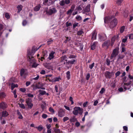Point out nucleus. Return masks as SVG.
Masks as SVG:
<instances>
[{
  "label": "nucleus",
  "instance_id": "f257e3e1",
  "mask_svg": "<svg viewBox=\"0 0 133 133\" xmlns=\"http://www.w3.org/2000/svg\"><path fill=\"white\" fill-rule=\"evenodd\" d=\"M104 20L105 23H108L110 22L109 26L110 28L115 27L117 23V19L114 18L113 17L111 18L109 16L105 17L104 18Z\"/></svg>",
  "mask_w": 133,
  "mask_h": 133
},
{
  "label": "nucleus",
  "instance_id": "f03ea898",
  "mask_svg": "<svg viewBox=\"0 0 133 133\" xmlns=\"http://www.w3.org/2000/svg\"><path fill=\"white\" fill-rule=\"evenodd\" d=\"M72 111L73 114L75 115H77L78 114L81 115L83 112V109L80 107H76L74 108Z\"/></svg>",
  "mask_w": 133,
  "mask_h": 133
},
{
  "label": "nucleus",
  "instance_id": "7ed1b4c3",
  "mask_svg": "<svg viewBox=\"0 0 133 133\" xmlns=\"http://www.w3.org/2000/svg\"><path fill=\"white\" fill-rule=\"evenodd\" d=\"M130 84V83L122 84V87L119 88L118 89V90L120 92H122L123 91V88L125 90L127 89H129V88L128 87Z\"/></svg>",
  "mask_w": 133,
  "mask_h": 133
},
{
  "label": "nucleus",
  "instance_id": "20e7f679",
  "mask_svg": "<svg viewBox=\"0 0 133 133\" xmlns=\"http://www.w3.org/2000/svg\"><path fill=\"white\" fill-rule=\"evenodd\" d=\"M28 71L27 69H22L20 71V75L21 77L25 78L28 75Z\"/></svg>",
  "mask_w": 133,
  "mask_h": 133
},
{
  "label": "nucleus",
  "instance_id": "39448f33",
  "mask_svg": "<svg viewBox=\"0 0 133 133\" xmlns=\"http://www.w3.org/2000/svg\"><path fill=\"white\" fill-rule=\"evenodd\" d=\"M67 57L66 55H64L61 57L59 59V62L60 63L65 64L66 63L65 61H67Z\"/></svg>",
  "mask_w": 133,
  "mask_h": 133
},
{
  "label": "nucleus",
  "instance_id": "423d86ee",
  "mask_svg": "<svg viewBox=\"0 0 133 133\" xmlns=\"http://www.w3.org/2000/svg\"><path fill=\"white\" fill-rule=\"evenodd\" d=\"M57 12L56 9L55 8H53L50 9L49 10L47 11V13L49 15H51L56 13Z\"/></svg>",
  "mask_w": 133,
  "mask_h": 133
},
{
  "label": "nucleus",
  "instance_id": "0eeeda50",
  "mask_svg": "<svg viewBox=\"0 0 133 133\" xmlns=\"http://www.w3.org/2000/svg\"><path fill=\"white\" fill-rule=\"evenodd\" d=\"M70 0H62L60 2L59 4L61 6H63L65 4H68L70 3Z\"/></svg>",
  "mask_w": 133,
  "mask_h": 133
},
{
  "label": "nucleus",
  "instance_id": "6e6552de",
  "mask_svg": "<svg viewBox=\"0 0 133 133\" xmlns=\"http://www.w3.org/2000/svg\"><path fill=\"white\" fill-rule=\"evenodd\" d=\"M55 54V52L54 51H51L49 54L48 57L47 59L49 60H51L53 59L54 57V55Z\"/></svg>",
  "mask_w": 133,
  "mask_h": 133
},
{
  "label": "nucleus",
  "instance_id": "1a4fd4ad",
  "mask_svg": "<svg viewBox=\"0 0 133 133\" xmlns=\"http://www.w3.org/2000/svg\"><path fill=\"white\" fill-rule=\"evenodd\" d=\"M65 113L64 111L62 109H60L58 111V114L59 116L62 117L64 116Z\"/></svg>",
  "mask_w": 133,
  "mask_h": 133
},
{
  "label": "nucleus",
  "instance_id": "9d476101",
  "mask_svg": "<svg viewBox=\"0 0 133 133\" xmlns=\"http://www.w3.org/2000/svg\"><path fill=\"white\" fill-rule=\"evenodd\" d=\"M113 75L112 73L109 71L106 72L105 74V75L106 77L109 78H111Z\"/></svg>",
  "mask_w": 133,
  "mask_h": 133
},
{
  "label": "nucleus",
  "instance_id": "9b49d317",
  "mask_svg": "<svg viewBox=\"0 0 133 133\" xmlns=\"http://www.w3.org/2000/svg\"><path fill=\"white\" fill-rule=\"evenodd\" d=\"M117 54V51L116 49H114L113 51V52L111 55V58L112 59L116 57V56Z\"/></svg>",
  "mask_w": 133,
  "mask_h": 133
},
{
  "label": "nucleus",
  "instance_id": "f8f14e48",
  "mask_svg": "<svg viewBox=\"0 0 133 133\" xmlns=\"http://www.w3.org/2000/svg\"><path fill=\"white\" fill-rule=\"evenodd\" d=\"M28 61L30 62V64L34 63L35 62V60L34 57L28 56Z\"/></svg>",
  "mask_w": 133,
  "mask_h": 133
},
{
  "label": "nucleus",
  "instance_id": "ddd939ff",
  "mask_svg": "<svg viewBox=\"0 0 133 133\" xmlns=\"http://www.w3.org/2000/svg\"><path fill=\"white\" fill-rule=\"evenodd\" d=\"M7 107L6 104L4 102H2L0 103V108L4 109Z\"/></svg>",
  "mask_w": 133,
  "mask_h": 133
},
{
  "label": "nucleus",
  "instance_id": "4468645a",
  "mask_svg": "<svg viewBox=\"0 0 133 133\" xmlns=\"http://www.w3.org/2000/svg\"><path fill=\"white\" fill-rule=\"evenodd\" d=\"M76 61L75 59H74L72 60L69 61L68 62H66V65H70L74 64V63Z\"/></svg>",
  "mask_w": 133,
  "mask_h": 133
},
{
  "label": "nucleus",
  "instance_id": "2eb2a0df",
  "mask_svg": "<svg viewBox=\"0 0 133 133\" xmlns=\"http://www.w3.org/2000/svg\"><path fill=\"white\" fill-rule=\"evenodd\" d=\"M99 40L101 41H104L106 38V36L105 34H104L103 36H101L100 34L99 35Z\"/></svg>",
  "mask_w": 133,
  "mask_h": 133
},
{
  "label": "nucleus",
  "instance_id": "dca6fc26",
  "mask_svg": "<svg viewBox=\"0 0 133 133\" xmlns=\"http://www.w3.org/2000/svg\"><path fill=\"white\" fill-rule=\"evenodd\" d=\"M110 43V41L109 40H108L104 42L102 44V46L103 47L106 46L108 47Z\"/></svg>",
  "mask_w": 133,
  "mask_h": 133
},
{
  "label": "nucleus",
  "instance_id": "f3484780",
  "mask_svg": "<svg viewBox=\"0 0 133 133\" xmlns=\"http://www.w3.org/2000/svg\"><path fill=\"white\" fill-rule=\"evenodd\" d=\"M17 115L18 116V118L19 119H22L23 118V117L21 113L18 110L16 111Z\"/></svg>",
  "mask_w": 133,
  "mask_h": 133
},
{
  "label": "nucleus",
  "instance_id": "a211bd4d",
  "mask_svg": "<svg viewBox=\"0 0 133 133\" xmlns=\"http://www.w3.org/2000/svg\"><path fill=\"white\" fill-rule=\"evenodd\" d=\"M96 31H94L92 34V39L93 40L96 39Z\"/></svg>",
  "mask_w": 133,
  "mask_h": 133
},
{
  "label": "nucleus",
  "instance_id": "6ab92c4d",
  "mask_svg": "<svg viewBox=\"0 0 133 133\" xmlns=\"http://www.w3.org/2000/svg\"><path fill=\"white\" fill-rule=\"evenodd\" d=\"M97 42H95L93 43L91 46V49L92 50H94L95 48L96 45L97 44Z\"/></svg>",
  "mask_w": 133,
  "mask_h": 133
},
{
  "label": "nucleus",
  "instance_id": "aec40b11",
  "mask_svg": "<svg viewBox=\"0 0 133 133\" xmlns=\"http://www.w3.org/2000/svg\"><path fill=\"white\" fill-rule=\"evenodd\" d=\"M23 8V6L21 5H18L17 6V8L18 9V11H17L18 13L20 12L22 10Z\"/></svg>",
  "mask_w": 133,
  "mask_h": 133
},
{
  "label": "nucleus",
  "instance_id": "412c9836",
  "mask_svg": "<svg viewBox=\"0 0 133 133\" xmlns=\"http://www.w3.org/2000/svg\"><path fill=\"white\" fill-rule=\"evenodd\" d=\"M41 6L40 5H38L36 6L34 8V10L36 11H38L40 8Z\"/></svg>",
  "mask_w": 133,
  "mask_h": 133
},
{
  "label": "nucleus",
  "instance_id": "4be33fe9",
  "mask_svg": "<svg viewBox=\"0 0 133 133\" xmlns=\"http://www.w3.org/2000/svg\"><path fill=\"white\" fill-rule=\"evenodd\" d=\"M37 89H44V88H43L41 86H39L38 85H37L35 87H34L33 88V90H35Z\"/></svg>",
  "mask_w": 133,
  "mask_h": 133
},
{
  "label": "nucleus",
  "instance_id": "5701e85b",
  "mask_svg": "<svg viewBox=\"0 0 133 133\" xmlns=\"http://www.w3.org/2000/svg\"><path fill=\"white\" fill-rule=\"evenodd\" d=\"M61 79V78L60 77H56L54 78L53 79V81H54V82H55L59 81Z\"/></svg>",
  "mask_w": 133,
  "mask_h": 133
},
{
  "label": "nucleus",
  "instance_id": "b1692460",
  "mask_svg": "<svg viewBox=\"0 0 133 133\" xmlns=\"http://www.w3.org/2000/svg\"><path fill=\"white\" fill-rule=\"evenodd\" d=\"M128 39V37H125L124 38L122 39V45H124L123 44V43H125L126 42Z\"/></svg>",
  "mask_w": 133,
  "mask_h": 133
},
{
  "label": "nucleus",
  "instance_id": "393cba45",
  "mask_svg": "<svg viewBox=\"0 0 133 133\" xmlns=\"http://www.w3.org/2000/svg\"><path fill=\"white\" fill-rule=\"evenodd\" d=\"M6 96L5 94L3 92L0 91V97L1 98H4Z\"/></svg>",
  "mask_w": 133,
  "mask_h": 133
},
{
  "label": "nucleus",
  "instance_id": "a878e982",
  "mask_svg": "<svg viewBox=\"0 0 133 133\" xmlns=\"http://www.w3.org/2000/svg\"><path fill=\"white\" fill-rule=\"evenodd\" d=\"M65 37L66 38V39L64 41V43H67L68 42H69L71 39V38L70 37Z\"/></svg>",
  "mask_w": 133,
  "mask_h": 133
},
{
  "label": "nucleus",
  "instance_id": "bb28decb",
  "mask_svg": "<svg viewBox=\"0 0 133 133\" xmlns=\"http://www.w3.org/2000/svg\"><path fill=\"white\" fill-rule=\"evenodd\" d=\"M90 6L89 5L87 6L84 10L85 12H89L90 11Z\"/></svg>",
  "mask_w": 133,
  "mask_h": 133
},
{
  "label": "nucleus",
  "instance_id": "cd10ccee",
  "mask_svg": "<svg viewBox=\"0 0 133 133\" xmlns=\"http://www.w3.org/2000/svg\"><path fill=\"white\" fill-rule=\"evenodd\" d=\"M43 103L44 104V105L42 104L41 105V107L43 110H44L46 108V103L44 102H43Z\"/></svg>",
  "mask_w": 133,
  "mask_h": 133
},
{
  "label": "nucleus",
  "instance_id": "c85d7f7f",
  "mask_svg": "<svg viewBox=\"0 0 133 133\" xmlns=\"http://www.w3.org/2000/svg\"><path fill=\"white\" fill-rule=\"evenodd\" d=\"M8 115V112L6 111H3L2 116L3 117H6Z\"/></svg>",
  "mask_w": 133,
  "mask_h": 133
},
{
  "label": "nucleus",
  "instance_id": "c756f323",
  "mask_svg": "<svg viewBox=\"0 0 133 133\" xmlns=\"http://www.w3.org/2000/svg\"><path fill=\"white\" fill-rule=\"evenodd\" d=\"M27 104L28 106V108L30 109L32 108L33 105V104L31 103V102Z\"/></svg>",
  "mask_w": 133,
  "mask_h": 133
},
{
  "label": "nucleus",
  "instance_id": "7c9ffc66",
  "mask_svg": "<svg viewBox=\"0 0 133 133\" xmlns=\"http://www.w3.org/2000/svg\"><path fill=\"white\" fill-rule=\"evenodd\" d=\"M39 92H40V94L42 95H44L46 94V92L45 91L39 90Z\"/></svg>",
  "mask_w": 133,
  "mask_h": 133
},
{
  "label": "nucleus",
  "instance_id": "2f4dec72",
  "mask_svg": "<svg viewBox=\"0 0 133 133\" xmlns=\"http://www.w3.org/2000/svg\"><path fill=\"white\" fill-rule=\"evenodd\" d=\"M18 86V85L17 84H15L13 83H12L11 85V89L12 90H13L15 87H17Z\"/></svg>",
  "mask_w": 133,
  "mask_h": 133
},
{
  "label": "nucleus",
  "instance_id": "473e14b6",
  "mask_svg": "<svg viewBox=\"0 0 133 133\" xmlns=\"http://www.w3.org/2000/svg\"><path fill=\"white\" fill-rule=\"evenodd\" d=\"M5 17L7 19H8L10 18V16L9 14L7 12H6L4 13Z\"/></svg>",
  "mask_w": 133,
  "mask_h": 133
},
{
  "label": "nucleus",
  "instance_id": "72a5a7b5",
  "mask_svg": "<svg viewBox=\"0 0 133 133\" xmlns=\"http://www.w3.org/2000/svg\"><path fill=\"white\" fill-rule=\"evenodd\" d=\"M32 102V100L31 99L28 98L26 100V104L29 103H31Z\"/></svg>",
  "mask_w": 133,
  "mask_h": 133
},
{
  "label": "nucleus",
  "instance_id": "f704fd0d",
  "mask_svg": "<svg viewBox=\"0 0 133 133\" xmlns=\"http://www.w3.org/2000/svg\"><path fill=\"white\" fill-rule=\"evenodd\" d=\"M70 73L69 71H68L66 73V77L68 79H69L70 78Z\"/></svg>",
  "mask_w": 133,
  "mask_h": 133
},
{
  "label": "nucleus",
  "instance_id": "c9c22d12",
  "mask_svg": "<svg viewBox=\"0 0 133 133\" xmlns=\"http://www.w3.org/2000/svg\"><path fill=\"white\" fill-rule=\"evenodd\" d=\"M49 110L50 112L52 114H54L55 112L54 110L51 107H50L49 108Z\"/></svg>",
  "mask_w": 133,
  "mask_h": 133
},
{
  "label": "nucleus",
  "instance_id": "e433bc0d",
  "mask_svg": "<svg viewBox=\"0 0 133 133\" xmlns=\"http://www.w3.org/2000/svg\"><path fill=\"white\" fill-rule=\"evenodd\" d=\"M116 36H114L113 37H112L111 39V42H112V44L111 45L112 46V44L115 41L116 38Z\"/></svg>",
  "mask_w": 133,
  "mask_h": 133
},
{
  "label": "nucleus",
  "instance_id": "4c0bfd02",
  "mask_svg": "<svg viewBox=\"0 0 133 133\" xmlns=\"http://www.w3.org/2000/svg\"><path fill=\"white\" fill-rule=\"evenodd\" d=\"M54 131L55 133H61L60 129H58L55 128Z\"/></svg>",
  "mask_w": 133,
  "mask_h": 133
},
{
  "label": "nucleus",
  "instance_id": "58836bf2",
  "mask_svg": "<svg viewBox=\"0 0 133 133\" xmlns=\"http://www.w3.org/2000/svg\"><path fill=\"white\" fill-rule=\"evenodd\" d=\"M125 29V27L124 26H122L120 29V31L121 33H122L124 31Z\"/></svg>",
  "mask_w": 133,
  "mask_h": 133
},
{
  "label": "nucleus",
  "instance_id": "ea45409f",
  "mask_svg": "<svg viewBox=\"0 0 133 133\" xmlns=\"http://www.w3.org/2000/svg\"><path fill=\"white\" fill-rule=\"evenodd\" d=\"M83 33V32L82 30H79L77 32V34L78 35H80Z\"/></svg>",
  "mask_w": 133,
  "mask_h": 133
},
{
  "label": "nucleus",
  "instance_id": "a19ab883",
  "mask_svg": "<svg viewBox=\"0 0 133 133\" xmlns=\"http://www.w3.org/2000/svg\"><path fill=\"white\" fill-rule=\"evenodd\" d=\"M73 11V10L71 9H70L67 12V14L70 15H71Z\"/></svg>",
  "mask_w": 133,
  "mask_h": 133
},
{
  "label": "nucleus",
  "instance_id": "79ce46f5",
  "mask_svg": "<svg viewBox=\"0 0 133 133\" xmlns=\"http://www.w3.org/2000/svg\"><path fill=\"white\" fill-rule=\"evenodd\" d=\"M76 18L77 20L78 21L81 20L82 19L81 17L79 15L77 16L76 17Z\"/></svg>",
  "mask_w": 133,
  "mask_h": 133
},
{
  "label": "nucleus",
  "instance_id": "37998d69",
  "mask_svg": "<svg viewBox=\"0 0 133 133\" xmlns=\"http://www.w3.org/2000/svg\"><path fill=\"white\" fill-rule=\"evenodd\" d=\"M47 53L46 52L45 54H44V55H43V57H41V60L42 61H43V59H45L46 58V55Z\"/></svg>",
  "mask_w": 133,
  "mask_h": 133
},
{
  "label": "nucleus",
  "instance_id": "c03bdc74",
  "mask_svg": "<svg viewBox=\"0 0 133 133\" xmlns=\"http://www.w3.org/2000/svg\"><path fill=\"white\" fill-rule=\"evenodd\" d=\"M123 0H118L116 2L117 4L118 5H120L122 3Z\"/></svg>",
  "mask_w": 133,
  "mask_h": 133
},
{
  "label": "nucleus",
  "instance_id": "a18cd8bd",
  "mask_svg": "<svg viewBox=\"0 0 133 133\" xmlns=\"http://www.w3.org/2000/svg\"><path fill=\"white\" fill-rule=\"evenodd\" d=\"M36 128L38 129V130L40 131L42 130L43 129V127L41 126H39L38 127H36Z\"/></svg>",
  "mask_w": 133,
  "mask_h": 133
},
{
  "label": "nucleus",
  "instance_id": "49530a36",
  "mask_svg": "<svg viewBox=\"0 0 133 133\" xmlns=\"http://www.w3.org/2000/svg\"><path fill=\"white\" fill-rule=\"evenodd\" d=\"M94 65H95L94 63H92V64H90L89 65V67L90 69H92L93 68L94 66Z\"/></svg>",
  "mask_w": 133,
  "mask_h": 133
},
{
  "label": "nucleus",
  "instance_id": "de8ad7c7",
  "mask_svg": "<svg viewBox=\"0 0 133 133\" xmlns=\"http://www.w3.org/2000/svg\"><path fill=\"white\" fill-rule=\"evenodd\" d=\"M53 3V2L52 0H49L48 1V3L47 4V5L49 6L52 4Z\"/></svg>",
  "mask_w": 133,
  "mask_h": 133
},
{
  "label": "nucleus",
  "instance_id": "09e8293b",
  "mask_svg": "<svg viewBox=\"0 0 133 133\" xmlns=\"http://www.w3.org/2000/svg\"><path fill=\"white\" fill-rule=\"evenodd\" d=\"M53 41V40L51 39H49L47 42L48 44V45H49L51 43H52Z\"/></svg>",
  "mask_w": 133,
  "mask_h": 133
},
{
  "label": "nucleus",
  "instance_id": "8fccbe9b",
  "mask_svg": "<svg viewBox=\"0 0 133 133\" xmlns=\"http://www.w3.org/2000/svg\"><path fill=\"white\" fill-rule=\"evenodd\" d=\"M19 106L21 108L23 109H25V105L23 104L22 103L19 104Z\"/></svg>",
  "mask_w": 133,
  "mask_h": 133
},
{
  "label": "nucleus",
  "instance_id": "3c124183",
  "mask_svg": "<svg viewBox=\"0 0 133 133\" xmlns=\"http://www.w3.org/2000/svg\"><path fill=\"white\" fill-rule=\"evenodd\" d=\"M69 119V118L67 117H64L63 120L64 122H65L66 121L68 120Z\"/></svg>",
  "mask_w": 133,
  "mask_h": 133
},
{
  "label": "nucleus",
  "instance_id": "603ef678",
  "mask_svg": "<svg viewBox=\"0 0 133 133\" xmlns=\"http://www.w3.org/2000/svg\"><path fill=\"white\" fill-rule=\"evenodd\" d=\"M78 23L75 22L73 24V27L74 28H75L76 26H78Z\"/></svg>",
  "mask_w": 133,
  "mask_h": 133
},
{
  "label": "nucleus",
  "instance_id": "864d4df0",
  "mask_svg": "<svg viewBox=\"0 0 133 133\" xmlns=\"http://www.w3.org/2000/svg\"><path fill=\"white\" fill-rule=\"evenodd\" d=\"M90 77V75L89 73H88L86 76V78L87 80H88Z\"/></svg>",
  "mask_w": 133,
  "mask_h": 133
},
{
  "label": "nucleus",
  "instance_id": "5fc2aeb1",
  "mask_svg": "<svg viewBox=\"0 0 133 133\" xmlns=\"http://www.w3.org/2000/svg\"><path fill=\"white\" fill-rule=\"evenodd\" d=\"M105 91V89L104 88H102L101 90L100 91V93L101 94H103L104 92Z\"/></svg>",
  "mask_w": 133,
  "mask_h": 133
},
{
  "label": "nucleus",
  "instance_id": "6e6d98bb",
  "mask_svg": "<svg viewBox=\"0 0 133 133\" xmlns=\"http://www.w3.org/2000/svg\"><path fill=\"white\" fill-rule=\"evenodd\" d=\"M120 74L121 72L119 71H117L115 74L116 77H117L118 76H119L120 75Z\"/></svg>",
  "mask_w": 133,
  "mask_h": 133
},
{
  "label": "nucleus",
  "instance_id": "4d7b16f0",
  "mask_svg": "<svg viewBox=\"0 0 133 133\" xmlns=\"http://www.w3.org/2000/svg\"><path fill=\"white\" fill-rule=\"evenodd\" d=\"M79 49L80 50H82L83 48V46L82 45V44H81V43H79Z\"/></svg>",
  "mask_w": 133,
  "mask_h": 133
},
{
  "label": "nucleus",
  "instance_id": "13d9d810",
  "mask_svg": "<svg viewBox=\"0 0 133 133\" xmlns=\"http://www.w3.org/2000/svg\"><path fill=\"white\" fill-rule=\"evenodd\" d=\"M69 100L71 102V104H74V102L73 101V98L71 97H70L69 98Z\"/></svg>",
  "mask_w": 133,
  "mask_h": 133
},
{
  "label": "nucleus",
  "instance_id": "bf43d9fd",
  "mask_svg": "<svg viewBox=\"0 0 133 133\" xmlns=\"http://www.w3.org/2000/svg\"><path fill=\"white\" fill-rule=\"evenodd\" d=\"M27 23V21L25 20H24L22 22V25L24 26H25L26 25Z\"/></svg>",
  "mask_w": 133,
  "mask_h": 133
},
{
  "label": "nucleus",
  "instance_id": "052dcab7",
  "mask_svg": "<svg viewBox=\"0 0 133 133\" xmlns=\"http://www.w3.org/2000/svg\"><path fill=\"white\" fill-rule=\"evenodd\" d=\"M47 116V115L45 114H43L42 115V117L44 119H45L46 118Z\"/></svg>",
  "mask_w": 133,
  "mask_h": 133
},
{
  "label": "nucleus",
  "instance_id": "680f3d73",
  "mask_svg": "<svg viewBox=\"0 0 133 133\" xmlns=\"http://www.w3.org/2000/svg\"><path fill=\"white\" fill-rule=\"evenodd\" d=\"M3 28V27L2 25L1 24H0V31H3V30H2Z\"/></svg>",
  "mask_w": 133,
  "mask_h": 133
},
{
  "label": "nucleus",
  "instance_id": "e2e57ef3",
  "mask_svg": "<svg viewBox=\"0 0 133 133\" xmlns=\"http://www.w3.org/2000/svg\"><path fill=\"white\" fill-rule=\"evenodd\" d=\"M20 90L22 92H24L26 91V89L25 88H21L20 89Z\"/></svg>",
  "mask_w": 133,
  "mask_h": 133
},
{
  "label": "nucleus",
  "instance_id": "0e129e2a",
  "mask_svg": "<svg viewBox=\"0 0 133 133\" xmlns=\"http://www.w3.org/2000/svg\"><path fill=\"white\" fill-rule=\"evenodd\" d=\"M66 26L68 27L69 26H70L71 25V23H69L68 22H67L66 23Z\"/></svg>",
  "mask_w": 133,
  "mask_h": 133
},
{
  "label": "nucleus",
  "instance_id": "69168bd1",
  "mask_svg": "<svg viewBox=\"0 0 133 133\" xmlns=\"http://www.w3.org/2000/svg\"><path fill=\"white\" fill-rule=\"evenodd\" d=\"M107 64L108 65H109L110 63V61L108 59H107L106 60Z\"/></svg>",
  "mask_w": 133,
  "mask_h": 133
},
{
  "label": "nucleus",
  "instance_id": "338daca9",
  "mask_svg": "<svg viewBox=\"0 0 133 133\" xmlns=\"http://www.w3.org/2000/svg\"><path fill=\"white\" fill-rule=\"evenodd\" d=\"M46 128H47V129H48H48H50L51 127V125L50 124H47L46 125Z\"/></svg>",
  "mask_w": 133,
  "mask_h": 133
},
{
  "label": "nucleus",
  "instance_id": "774afa93",
  "mask_svg": "<svg viewBox=\"0 0 133 133\" xmlns=\"http://www.w3.org/2000/svg\"><path fill=\"white\" fill-rule=\"evenodd\" d=\"M40 73L41 74L44 75L45 73V71L44 70H42L41 72Z\"/></svg>",
  "mask_w": 133,
  "mask_h": 133
}]
</instances>
